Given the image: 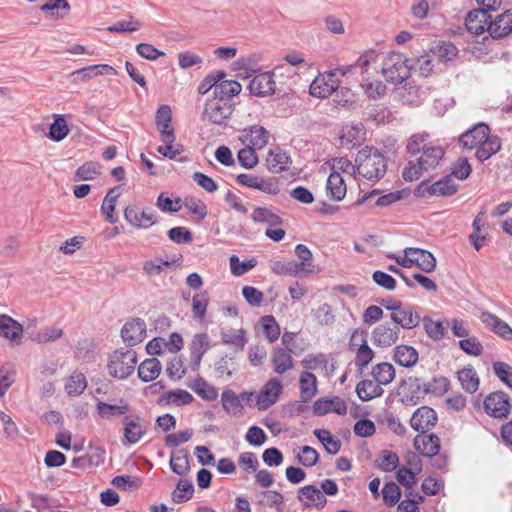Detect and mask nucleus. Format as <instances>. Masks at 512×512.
I'll return each instance as SVG.
<instances>
[{"mask_svg": "<svg viewBox=\"0 0 512 512\" xmlns=\"http://www.w3.org/2000/svg\"><path fill=\"white\" fill-rule=\"evenodd\" d=\"M377 58V52L370 49L361 54L354 64L341 66L320 74L310 84L309 93L317 98H326L333 92H336L334 102L337 105L345 106L347 103L351 102V90L342 87L338 91L340 81L337 75L346 76L357 72L361 75H365L368 73L370 65L376 63Z\"/></svg>", "mask_w": 512, "mask_h": 512, "instance_id": "nucleus-1", "label": "nucleus"}, {"mask_svg": "<svg viewBox=\"0 0 512 512\" xmlns=\"http://www.w3.org/2000/svg\"><path fill=\"white\" fill-rule=\"evenodd\" d=\"M387 157L377 148L365 146L358 151L353 169L370 182L376 183L387 172Z\"/></svg>", "mask_w": 512, "mask_h": 512, "instance_id": "nucleus-2", "label": "nucleus"}, {"mask_svg": "<svg viewBox=\"0 0 512 512\" xmlns=\"http://www.w3.org/2000/svg\"><path fill=\"white\" fill-rule=\"evenodd\" d=\"M412 67L413 64L409 58L399 52L391 51L382 62L381 73L387 82L400 85L409 78Z\"/></svg>", "mask_w": 512, "mask_h": 512, "instance_id": "nucleus-3", "label": "nucleus"}, {"mask_svg": "<svg viewBox=\"0 0 512 512\" xmlns=\"http://www.w3.org/2000/svg\"><path fill=\"white\" fill-rule=\"evenodd\" d=\"M136 365V352L132 349L120 348L109 355L107 369L110 376L123 380L133 374Z\"/></svg>", "mask_w": 512, "mask_h": 512, "instance_id": "nucleus-4", "label": "nucleus"}, {"mask_svg": "<svg viewBox=\"0 0 512 512\" xmlns=\"http://www.w3.org/2000/svg\"><path fill=\"white\" fill-rule=\"evenodd\" d=\"M234 110L235 103L212 97L205 102L201 118L210 124L225 127Z\"/></svg>", "mask_w": 512, "mask_h": 512, "instance_id": "nucleus-5", "label": "nucleus"}, {"mask_svg": "<svg viewBox=\"0 0 512 512\" xmlns=\"http://www.w3.org/2000/svg\"><path fill=\"white\" fill-rule=\"evenodd\" d=\"M483 406L489 416L497 419L506 418L511 410L510 398L503 391H495L487 395Z\"/></svg>", "mask_w": 512, "mask_h": 512, "instance_id": "nucleus-6", "label": "nucleus"}, {"mask_svg": "<svg viewBox=\"0 0 512 512\" xmlns=\"http://www.w3.org/2000/svg\"><path fill=\"white\" fill-rule=\"evenodd\" d=\"M123 423V445L138 443L147 432V426L140 415L125 416Z\"/></svg>", "mask_w": 512, "mask_h": 512, "instance_id": "nucleus-7", "label": "nucleus"}, {"mask_svg": "<svg viewBox=\"0 0 512 512\" xmlns=\"http://www.w3.org/2000/svg\"><path fill=\"white\" fill-rule=\"evenodd\" d=\"M390 319L399 329L411 330L420 324L421 316L416 306L403 304L395 313L390 314Z\"/></svg>", "mask_w": 512, "mask_h": 512, "instance_id": "nucleus-8", "label": "nucleus"}, {"mask_svg": "<svg viewBox=\"0 0 512 512\" xmlns=\"http://www.w3.org/2000/svg\"><path fill=\"white\" fill-rule=\"evenodd\" d=\"M400 388L402 389V392H400L402 394V402L405 405H416L426 396L424 383L418 377L403 379Z\"/></svg>", "mask_w": 512, "mask_h": 512, "instance_id": "nucleus-9", "label": "nucleus"}, {"mask_svg": "<svg viewBox=\"0 0 512 512\" xmlns=\"http://www.w3.org/2000/svg\"><path fill=\"white\" fill-rule=\"evenodd\" d=\"M124 218L137 229H148L158 222L156 213L150 208L138 211L135 207L128 206L124 210Z\"/></svg>", "mask_w": 512, "mask_h": 512, "instance_id": "nucleus-10", "label": "nucleus"}, {"mask_svg": "<svg viewBox=\"0 0 512 512\" xmlns=\"http://www.w3.org/2000/svg\"><path fill=\"white\" fill-rule=\"evenodd\" d=\"M269 137L270 133L265 127L252 125L240 131L239 139L244 145L260 150L267 145Z\"/></svg>", "mask_w": 512, "mask_h": 512, "instance_id": "nucleus-11", "label": "nucleus"}, {"mask_svg": "<svg viewBox=\"0 0 512 512\" xmlns=\"http://www.w3.org/2000/svg\"><path fill=\"white\" fill-rule=\"evenodd\" d=\"M146 323L141 318L127 321L121 329V338L128 347L142 342L146 336Z\"/></svg>", "mask_w": 512, "mask_h": 512, "instance_id": "nucleus-12", "label": "nucleus"}, {"mask_svg": "<svg viewBox=\"0 0 512 512\" xmlns=\"http://www.w3.org/2000/svg\"><path fill=\"white\" fill-rule=\"evenodd\" d=\"M437 420V414L434 409L422 406L412 414L410 425L415 431L425 434L437 424Z\"/></svg>", "mask_w": 512, "mask_h": 512, "instance_id": "nucleus-13", "label": "nucleus"}, {"mask_svg": "<svg viewBox=\"0 0 512 512\" xmlns=\"http://www.w3.org/2000/svg\"><path fill=\"white\" fill-rule=\"evenodd\" d=\"M274 72H263L254 76L249 83L250 93L257 97H266L275 93L276 83L273 79Z\"/></svg>", "mask_w": 512, "mask_h": 512, "instance_id": "nucleus-14", "label": "nucleus"}, {"mask_svg": "<svg viewBox=\"0 0 512 512\" xmlns=\"http://www.w3.org/2000/svg\"><path fill=\"white\" fill-rule=\"evenodd\" d=\"M210 348V337L207 333H197L193 336L189 344L191 368L193 371L199 369L204 354Z\"/></svg>", "mask_w": 512, "mask_h": 512, "instance_id": "nucleus-15", "label": "nucleus"}, {"mask_svg": "<svg viewBox=\"0 0 512 512\" xmlns=\"http://www.w3.org/2000/svg\"><path fill=\"white\" fill-rule=\"evenodd\" d=\"M508 34H472L473 40L469 44L470 51L481 57L494 50L497 41L505 38Z\"/></svg>", "mask_w": 512, "mask_h": 512, "instance_id": "nucleus-16", "label": "nucleus"}, {"mask_svg": "<svg viewBox=\"0 0 512 512\" xmlns=\"http://www.w3.org/2000/svg\"><path fill=\"white\" fill-rule=\"evenodd\" d=\"M400 336L399 327H391L389 324H380L372 331L374 345L381 348H388L394 345Z\"/></svg>", "mask_w": 512, "mask_h": 512, "instance_id": "nucleus-17", "label": "nucleus"}, {"mask_svg": "<svg viewBox=\"0 0 512 512\" xmlns=\"http://www.w3.org/2000/svg\"><path fill=\"white\" fill-rule=\"evenodd\" d=\"M488 124L479 122L465 131L459 138L460 144L466 149L477 147L490 134Z\"/></svg>", "mask_w": 512, "mask_h": 512, "instance_id": "nucleus-18", "label": "nucleus"}, {"mask_svg": "<svg viewBox=\"0 0 512 512\" xmlns=\"http://www.w3.org/2000/svg\"><path fill=\"white\" fill-rule=\"evenodd\" d=\"M283 386L280 380L272 378L266 382L257 397V405L260 410L267 409L275 404L282 392Z\"/></svg>", "mask_w": 512, "mask_h": 512, "instance_id": "nucleus-19", "label": "nucleus"}, {"mask_svg": "<svg viewBox=\"0 0 512 512\" xmlns=\"http://www.w3.org/2000/svg\"><path fill=\"white\" fill-rule=\"evenodd\" d=\"M490 21L491 15L487 9H472L465 18V27L467 32H486Z\"/></svg>", "mask_w": 512, "mask_h": 512, "instance_id": "nucleus-20", "label": "nucleus"}, {"mask_svg": "<svg viewBox=\"0 0 512 512\" xmlns=\"http://www.w3.org/2000/svg\"><path fill=\"white\" fill-rule=\"evenodd\" d=\"M266 163L270 172L281 173L289 169L291 157L280 147H275L268 152Z\"/></svg>", "mask_w": 512, "mask_h": 512, "instance_id": "nucleus-21", "label": "nucleus"}, {"mask_svg": "<svg viewBox=\"0 0 512 512\" xmlns=\"http://www.w3.org/2000/svg\"><path fill=\"white\" fill-rule=\"evenodd\" d=\"M414 446L415 449L424 457H432L440 450V439L434 433L429 435L420 433L414 439Z\"/></svg>", "mask_w": 512, "mask_h": 512, "instance_id": "nucleus-22", "label": "nucleus"}, {"mask_svg": "<svg viewBox=\"0 0 512 512\" xmlns=\"http://www.w3.org/2000/svg\"><path fill=\"white\" fill-rule=\"evenodd\" d=\"M246 330L240 329H221V343L234 348V353L243 351L248 342Z\"/></svg>", "mask_w": 512, "mask_h": 512, "instance_id": "nucleus-23", "label": "nucleus"}, {"mask_svg": "<svg viewBox=\"0 0 512 512\" xmlns=\"http://www.w3.org/2000/svg\"><path fill=\"white\" fill-rule=\"evenodd\" d=\"M298 499L309 507L314 505L316 508L321 509L326 505V497L315 485H306L299 489Z\"/></svg>", "mask_w": 512, "mask_h": 512, "instance_id": "nucleus-24", "label": "nucleus"}, {"mask_svg": "<svg viewBox=\"0 0 512 512\" xmlns=\"http://www.w3.org/2000/svg\"><path fill=\"white\" fill-rule=\"evenodd\" d=\"M160 135L164 145L158 146L157 152L159 154L172 160L183 152V145H173L175 141V133L173 128H170V130H160Z\"/></svg>", "mask_w": 512, "mask_h": 512, "instance_id": "nucleus-25", "label": "nucleus"}, {"mask_svg": "<svg viewBox=\"0 0 512 512\" xmlns=\"http://www.w3.org/2000/svg\"><path fill=\"white\" fill-rule=\"evenodd\" d=\"M481 320L498 336L506 341H512V328L498 316L490 312H483Z\"/></svg>", "mask_w": 512, "mask_h": 512, "instance_id": "nucleus-26", "label": "nucleus"}, {"mask_svg": "<svg viewBox=\"0 0 512 512\" xmlns=\"http://www.w3.org/2000/svg\"><path fill=\"white\" fill-rule=\"evenodd\" d=\"M501 139L497 135L489 134L476 148L475 157L484 162L501 150Z\"/></svg>", "mask_w": 512, "mask_h": 512, "instance_id": "nucleus-27", "label": "nucleus"}, {"mask_svg": "<svg viewBox=\"0 0 512 512\" xmlns=\"http://www.w3.org/2000/svg\"><path fill=\"white\" fill-rule=\"evenodd\" d=\"M412 255L413 266H417L420 270L426 273H430L436 268V258L434 255L424 249L420 248H408V252Z\"/></svg>", "mask_w": 512, "mask_h": 512, "instance_id": "nucleus-28", "label": "nucleus"}, {"mask_svg": "<svg viewBox=\"0 0 512 512\" xmlns=\"http://www.w3.org/2000/svg\"><path fill=\"white\" fill-rule=\"evenodd\" d=\"M291 352L290 348L288 350L280 347L274 349L271 356V364L275 373L282 375L293 368L294 361Z\"/></svg>", "mask_w": 512, "mask_h": 512, "instance_id": "nucleus-29", "label": "nucleus"}, {"mask_svg": "<svg viewBox=\"0 0 512 512\" xmlns=\"http://www.w3.org/2000/svg\"><path fill=\"white\" fill-rule=\"evenodd\" d=\"M23 333V326L11 316L0 315V336L10 341H19Z\"/></svg>", "mask_w": 512, "mask_h": 512, "instance_id": "nucleus-30", "label": "nucleus"}, {"mask_svg": "<svg viewBox=\"0 0 512 512\" xmlns=\"http://www.w3.org/2000/svg\"><path fill=\"white\" fill-rule=\"evenodd\" d=\"M419 359L417 350L410 345H397L393 349V360L400 366L410 368L414 366Z\"/></svg>", "mask_w": 512, "mask_h": 512, "instance_id": "nucleus-31", "label": "nucleus"}, {"mask_svg": "<svg viewBox=\"0 0 512 512\" xmlns=\"http://www.w3.org/2000/svg\"><path fill=\"white\" fill-rule=\"evenodd\" d=\"M251 394L243 392L239 396L233 390L227 389L222 392L221 402L223 409L228 413H233L236 415L237 413H241L243 410V405L241 400H248Z\"/></svg>", "mask_w": 512, "mask_h": 512, "instance_id": "nucleus-32", "label": "nucleus"}, {"mask_svg": "<svg viewBox=\"0 0 512 512\" xmlns=\"http://www.w3.org/2000/svg\"><path fill=\"white\" fill-rule=\"evenodd\" d=\"M242 90L241 84L236 80L222 79L217 82L214 98H221L225 102L235 103L233 97L237 96Z\"/></svg>", "mask_w": 512, "mask_h": 512, "instance_id": "nucleus-33", "label": "nucleus"}, {"mask_svg": "<svg viewBox=\"0 0 512 512\" xmlns=\"http://www.w3.org/2000/svg\"><path fill=\"white\" fill-rule=\"evenodd\" d=\"M355 391L358 398L363 402H367L374 398L381 397L384 393V390L382 389L381 385H379L375 380L373 381L370 379L361 380L356 385Z\"/></svg>", "mask_w": 512, "mask_h": 512, "instance_id": "nucleus-34", "label": "nucleus"}, {"mask_svg": "<svg viewBox=\"0 0 512 512\" xmlns=\"http://www.w3.org/2000/svg\"><path fill=\"white\" fill-rule=\"evenodd\" d=\"M327 195L334 201H341L347 192L344 179L338 172H332L326 182Z\"/></svg>", "mask_w": 512, "mask_h": 512, "instance_id": "nucleus-35", "label": "nucleus"}, {"mask_svg": "<svg viewBox=\"0 0 512 512\" xmlns=\"http://www.w3.org/2000/svg\"><path fill=\"white\" fill-rule=\"evenodd\" d=\"M445 151L441 146H428L418 158L419 164L428 171L435 169L443 159Z\"/></svg>", "mask_w": 512, "mask_h": 512, "instance_id": "nucleus-36", "label": "nucleus"}, {"mask_svg": "<svg viewBox=\"0 0 512 512\" xmlns=\"http://www.w3.org/2000/svg\"><path fill=\"white\" fill-rule=\"evenodd\" d=\"M300 398L302 402H309L317 393V378L309 371L301 373L299 378Z\"/></svg>", "mask_w": 512, "mask_h": 512, "instance_id": "nucleus-37", "label": "nucleus"}, {"mask_svg": "<svg viewBox=\"0 0 512 512\" xmlns=\"http://www.w3.org/2000/svg\"><path fill=\"white\" fill-rule=\"evenodd\" d=\"M162 365L157 358L145 359L138 367V377L143 382L155 380L161 373Z\"/></svg>", "mask_w": 512, "mask_h": 512, "instance_id": "nucleus-38", "label": "nucleus"}, {"mask_svg": "<svg viewBox=\"0 0 512 512\" xmlns=\"http://www.w3.org/2000/svg\"><path fill=\"white\" fill-rule=\"evenodd\" d=\"M365 131L362 124L347 125L343 128L340 136L342 146L354 147L364 139Z\"/></svg>", "mask_w": 512, "mask_h": 512, "instance_id": "nucleus-39", "label": "nucleus"}, {"mask_svg": "<svg viewBox=\"0 0 512 512\" xmlns=\"http://www.w3.org/2000/svg\"><path fill=\"white\" fill-rule=\"evenodd\" d=\"M194 400L192 394L183 389L170 390L163 393L158 404H174L176 406L188 405Z\"/></svg>", "mask_w": 512, "mask_h": 512, "instance_id": "nucleus-40", "label": "nucleus"}, {"mask_svg": "<svg viewBox=\"0 0 512 512\" xmlns=\"http://www.w3.org/2000/svg\"><path fill=\"white\" fill-rule=\"evenodd\" d=\"M371 376L379 385H388L395 378V368L388 362L378 363L373 366Z\"/></svg>", "mask_w": 512, "mask_h": 512, "instance_id": "nucleus-41", "label": "nucleus"}, {"mask_svg": "<svg viewBox=\"0 0 512 512\" xmlns=\"http://www.w3.org/2000/svg\"><path fill=\"white\" fill-rule=\"evenodd\" d=\"M457 375L462 388L466 392L472 394L478 390L479 377L472 366L461 369Z\"/></svg>", "mask_w": 512, "mask_h": 512, "instance_id": "nucleus-42", "label": "nucleus"}, {"mask_svg": "<svg viewBox=\"0 0 512 512\" xmlns=\"http://www.w3.org/2000/svg\"><path fill=\"white\" fill-rule=\"evenodd\" d=\"M315 437L322 443L325 451L330 455H336L341 449V441L334 437L327 429H315Z\"/></svg>", "mask_w": 512, "mask_h": 512, "instance_id": "nucleus-43", "label": "nucleus"}, {"mask_svg": "<svg viewBox=\"0 0 512 512\" xmlns=\"http://www.w3.org/2000/svg\"><path fill=\"white\" fill-rule=\"evenodd\" d=\"M96 409L102 418H110L113 416L125 415L129 412L130 406L125 400L121 399L118 405L99 401L96 405Z\"/></svg>", "mask_w": 512, "mask_h": 512, "instance_id": "nucleus-44", "label": "nucleus"}, {"mask_svg": "<svg viewBox=\"0 0 512 512\" xmlns=\"http://www.w3.org/2000/svg\"><path fill=\"white\" fill-rule=\"evenodd\" d=\"M183 256L180 254L178 257H173L171 260H147L144 262L143 270L149 275H159L163 272L164 267H169L173 264L181 265Z\"/></svg>", "mask_w": 512, "mask_h": 512, "instance_id": "nucleus-45", "label": "nucleus"}, {"mask_svg": "<svg viewBox=\"0 0 512 512\" xmlns=\"http://www.w3.org/2000/svg\"><path fill=\"white\" fill-rule=\"evenodd\" d=\"M190 388L206 401H214L218 397L217 389L200 376L193 381Z\"/></svg>", "mask_w": 512, "mask_h": 512, "instance_id": "nucleus-46", "label": "nucleus"}, {"mask_svg": "<svg viewBox=\"0 0 512 512\" xmlns=\"http://www.w3.org/2000/svg\"><path fill=\"white\" fill-rule=\"evenodd\" d=\"M235 355L234 354H222L214 363V369L217 373L218 377L231 378L235 371L236 367L234 365Z\"/></svg>", "mask_w": 512, "mask_h": 512, "instance_id": "nucleus-47", "label": "nucleus"}, {"mask_svg": "<svg viewBox=\"0 0 512 512\" xmlns=\"http://www.w3.org/2000/svg\"><path fill=\"white\" fill-rule=\"evenodd\" d=\"M430 51L441 61H451L458 54V49L450 41L435 42L430 48Z\"/></svg>", "mask_w": 512, "mask_h": 512, "instance_id": "nucleus-48", "label": "nucleus"}, {"mask_svg": "<svg viewBox=\"0 0 512 512\" xmlns=\"http://www.w3.org/2000/svg\"><path fill=\"white\" fill-rule=\"evenodd\" d=\"M170 468L175 474L181 476L189 471V455L186 450L179 449L171 454Z\"/></svg>", "mask_w": 512, "mask_h": 512, "instance_id": "nucleus-49", "label": "nucleus"}, {"mask_svg": "<svg viewBox=\"0 0 512 512\" xmlns=\"http://www.w3.org/2000/svg\"><path fill=\"white\" fill-rule=\"evenodd\" d=\"M101 174V165L98 162L88 161L77 168L74 174L76 181L94 180Z\"/></svg>", "mask_w": 512, "mask_h": 512, "instance_id": "nucleus-50", "label": "nucleus"}, {"mask_svg": "<svg viewBox=\"0 0 512 512\" xmlns=\"http://www.w3.org/2000/svg\"><path fill=\"white\" fill-rule=\"evenodd\" d=\"M87 387V380L83 373L74 372L65 384V390L69 396L81 395Z\"/></svg>", "mask_w": 512, "mask_h": 512, "instance_id": "nucleus-51", "label": "nucleus"}, {"mask_svg": "<svg viewBox=\"0 0 512 512\" xmlns=\"http://www.w3.org/2000/svg\"><path fill=\"white\" fill-rule=\"evenodd\" d=\"M194 486L190 480H179L176 489L172 493V500L176 504L189 501L193 497Z\"/></svg>", "mask_w": 512, "mask_h": 512, "instance_id": "nucleus-52", "label": "nucleus"}, {"mask_svg": "<svg viewBox=\"0 0 512 512\" xmlns=\"http://www.w3.org/2000/svg\"><path fill=\"white\" fill-rule=\"evenodd\" d=\"M423 325V329L425 330L427 336L434 340L439 341L445 336V327L443 322L434 321L428 316L421 317V321Z\"/></svg>", "mask_w": 512, "mask_h": 512, "instance_id": "nucleus-53", "label": "nucleus"}, {"mask_svg": "<svg viewBox=\"0 0 512 512\" xmlns=\"http://www.w3.org/2000/svg\"><path fill=\"white\" fill-rule=\"evenodd\" d=\"M252 220L255 223H267L270 227L280 226L283 223L280 216L265 207H257L252 213Z\"/></svg>", "mask_w": 512, "mask_h": 512, "instance_id": "nucleus-54", "label": "nucleus"}, {"mask_svg": "<svg viewBox=\"0 0 512 512\" xmlns=\"http://www.w3.org/2000/svg\"><path fill=\"white\" fill-rule=\"evenodd\" d=\"M69 133L67 122L63 115H55L49 128V138L55 142L62 141Z\"/></svg>", "mask_w": 512, "mask_h": 512, "instance_id": "nucleus-55", "label": "nucleus"}, {"mask_svg": "<svg viewBox=\"0 0 512 512\" xmlns=\"http://www.w3.org/2000/svg\"><path fill=\"white\" fill-rule=\"evenodd\" d=\"M226 77V72L224 70H215L207 74L200 82L198 86V93L201 95L207 94L211 89H213V96L215 95V87L217 82L224 79Z\"/></svg>", "mask_w": 512, "mask_h": 512, "instance_id": "nucleus-56", "label": "nucleus"}, {"mask_svg": "<svg viewBox=\"0 0 512 512\" xmlns=\"http://www.w3.org/2000/svg\"><path fill=\"white\" fill-rule=\"evenodd\" d=\"M260 324L263 329V333L269 343L275 342L280 336V327L276 319L272 315H265L261 317Z\"/></svg>", "mask_w": 512, "mask_h": 512, "instance_id": "nucleus-57", "label": "nucleus"}, {"mask_svg": "<svg viewBox=\"0 0 512 512\" xmlns=\"http://www.w3.org/2000/svg\"><path fill=\"white\" fill-rule=\"evenodd\" d=\"M295 254L301 260L297 266L301 272H313V255L310 249L304 244H298L295 247Z\"/></svg>", "mask_w": 512, "mask_h": 512, "instance_id": "nucleus-58", "label": "nucleus"}, {"mask_svg": "<svg viewBox=\"0 0 512 512\" xmlns=\"http://www.w3.org/2000/svg\"><path fill=\"white\" fill-rule=\"evenodd\" d=\"M486 32H512V12L507 10L495 20L491 19Z\"/></svg>", "mask_w": 512, "mask_h": 512, "instance_id": "nucleus-59", "label": "nucleus"}, {"mask_svg": "<svg viewBox=\"0 0 512 512\" xmlns=\"http://www.w3.org/2000/svg\"><path fill=\"white\" fill-rule=\"evenodd\" d=\"M376 466L384 472L394 471L398 464V455L391 450H382L379 457L375 460Z\"/></svg>", "mask_w": 512, "mask_h": 512, "instance_id": "nucleus-60", "label": "nucleus"}, {"mask_svg": "<svg viewBox=\"0 0 512 512\" xmlns=\"http://www.w3.org/2000/svg\"><path fill=\"white\" fill-rule=\"evenodd\" d=\"M433 196H452L458 191V185L454 183L450 176H445L432 183Z\"/></svg>", "mask_w": 512, "mask_h": 512, "instance_id": "nucleus-61", "label": "nucleus"}, {"mask_svg": "<svg viewBox=\"0 0 512 512\" xmlns=\"http://www.w3.org/2000/svg\"><path fill=\"white\" fill-rule=\"evenodd\" d=\"M230 270L234 276H242L248 271L256 267L257 260L255 258L246 259L241 261L238 256L232 255L229 258Z\"/></svg>", "mask_w": 512, "mask_h": 512, "instance_id": "nucleus-62", "label": "nucleus"}, {"mask_svg": "<svg viewBox=\"0 0 512 512\" xmlns=\"http://www.w3.org/2000/svg\"><path fill=\"white\" fill-rule=\"evenodd\" d=\"M450 382L444 376L433 377L427 383H424V391L434 396H442L449 389Z\"/></svg>", "mask_w": 512, "mask_h": 512, "instance_id": "nucleus-63", "label": "nucleus"}, {"mask_svg": "<svg viewBox=\"0 0 512 512\" xmlns=\"http://www.w3.org/2000/svg\"><path fill=\"white\" fill-rule=\"evenodd\" d=\"M111 484L124 491H135L141 487L142 480L136 476L118 475L112 479Z\"/></svg>", "mask_w": 512, "mask_h": 512, "instance_id": "nucleus-64", "label": "nucleus"}]
</instances>
